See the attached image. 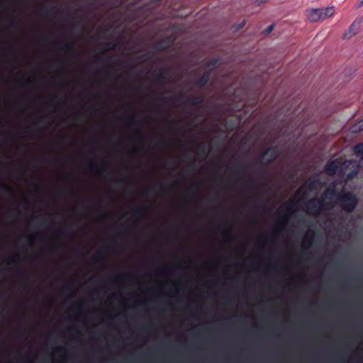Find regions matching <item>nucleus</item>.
<instances>
[{
  "instance_id": "nucleus-1",
  "label": "nucleus",
  "mask_w": 363,
  "mask_h": 363,
  "mask_svg": "<svg viewBox=\"0 0 363 363\" xmlns=\"http://www.w3.org/2000/svg\"><path fill=\"white\" fill-rule=\"evenodd\" d=\"M325 194L326 196H335L337 204L346 213L353 212L358 204L357 197L350 191L342 190L337 192L335 187L333 186L328 188Z\"/></svg>"
},
{
  "instance_id": "nucleus-2",
  "label": "nucleus",
  "mask_w": 363,
  "mask_h": 363,
  "mask_svg": "<svg viewBox=\"0 0 363 363\" xmlns=\"http://www.w3.org/2000/svg\"><path fill=\"white\" fill-rule=\"evenodd\" d=\"M280 155L279 147L277 145L270 146L262 154V157H259L255 165L257 167V173L263 172V164H269L273 162Z\"/></svg>"
},
{
  "instance_id": "nucleus-3",
  "label": "nucleus",
  "mask_w": 363,
  "mask_h": 363,
  "mask_svg": "<svg viewBox=\"0 0 363 363\" xmlns=\"http://www.w3.org/2000/svg\"><path fill=\"white\" fill-rule=\"evenodd\" d=\"M325 201L321 199H311L306 203L307 212L311 214L318 215L325 207Z\"/></svg>"
},
{
  "instance_id": "nucleus-4",
  "label": "nucleus",
  "mask_w": 363,
  "mask_h": 363,
  "mask_svg": "<svg viewBox=\"0 0 363 363\" xmlns=\"http://www.w3.org/2000/svg\"><path fill=\"white\" fill-rule=\"evenodd\" d=\"M169 75V69L167 67L162 68L160 70L158 73L155 75V82L158 84H164L167 80Z\"/></svg>"
},
{
  "instance_id": "nucleus-5",
  "label": "nucleus",
  "mask_w": 363,
  "mask_h": 363,
  "mask_svg": "<svg viewBox=\"0 0 363 363\" xmlns=\"http://www.w3.org/2000/svg\"><path fill=\"white\" fill-rule=\"evenodd\" d=\"M359 24L360 22H357V20H355L350 26L348 30L345 32L343 35L344 39H350L352 36L355 35L359 30Z\"/></svg>"
},
{
  "instance_id": "nucleus-6",
  "label": "nucleus",
  "mask_w": 363,
  "mask_h": 363,
  "mask_svg": "<svg viewBox=\"0 0 363 363\" xmlns=\"http://www.w3.org/2000/svg\"><path fill=\"white\" fill-rule=\"evenodd\" d=\"M339 164L340 162L337 160L330 162L325 167V172L330 176L335 174L339 167Z\"/></svg>"
},
{
  "instance_id": "nucleus-7",
  "label": "nucleus",
  "mask_w": 363,
  "mask_h": 363,
  "mask_svg": "<svg viewBox=\"0 0 363 363\" xmlns=\"http://www.w3.org/2000/svg\"><path fill=\"white\" fill-rule=\"evenodd\" d=\"M172 43V41L169 39V38H164L156 43L155 48L159 51H164L169 48Z\"/></svg>"
},
{
  "instance_id": "nucleus-8",
  "label": "nucleus",
  "mask_w": 363,
  "mask_h": 363,
  "mask_svg": "<svg viewBox=\"0 0 363 363\" xmlns=\"http://www.w3.org/2000/svg\"><path fill=\"white\" fill-rule=\"evenodd\" d=\"M210 80V72H205L195 82L194 86L203 88L204 87Z\"/></svg>"
},
{
  "instance_id": "nucleus-9",
  "label": "nucleus",
  "mask_w": 363,
  "mask_h": 363,
  "mask_svg": "<svg viewBox=\"0 0 363 363\" xmlns=\"http://www.w3.org/2000/svg\"><path fill=\"white\" fill-rule=\"evenodd\" d=\"M182 99V95L178 96H172L170 97H164L161 96L157 99V101L159 102L160 104H168L169 103H177L180 101Z\"/></svg>"
},
{
  "instance_id": "nucleus-10",
  "label": "nucleus",
  "mask_w": 363,
  "mask_h": 363,
  "mask_svg": "<svg viewBox=\"0 0 363 363\" xmlns=\"http://www.w3.org/2000/svg\"><path fill=\"white\" fill-rule=\"evenodd\" d=\"M308 18L311 21L316 22L323 19L322 11L320 9H313L309 11Z\"/></svg>"
},
{
  "instance_id": "nucleus-11",
  "label": "nucleus",
  "mask_w": 363,
  "mask_h": 363,
  "mask_svg": "<svg viewBox=\"0 0 363 363\" xmlns=\"http://www.w3.org/2000/svg\"><path fill=\"white\" fill-rule=\"evenodd\" d=\"M352 167L354 168L352 169L349 173L347 174L345 181L349 182L354 179L359 171L360 169V164H357L356 162H354V164L352 165Z\"/></svg>"
},
{
  "instance_id": "nucleus-12",
  "label": "nucleus",
  "mask_w": 363,
  "mask_h": 363,
  "mask_svg": "<svg viewBox=\"0 0 363 363\" xmlns=\"http://www.w3.org/2000/svg\"><path fill=\"white\" fill-rule=\"evenodd\" d=\"M203 97L201 95L188 99L185 103L191 106H200L203 103Z\"/></svg>"
},
{
  "instance_id": "nucleus-13",
  "label": "nucleus",
  "mask_w": 363,
  "mask_h": 363,
  "mask_svg": "<svg viewBox=\"0 0 363 363\" xmlns=\"http://www.w3.org/2000/svg\"><path fill=\"white\" fill-rule=\"evenodd\" d=\"M146 211V207L145 206H138L135 208L132 211V213L134 218H142Z\"/></svg>"
},
{
  "instance_id": "nucleus-14",
  "label": "nucleus",
  "mask_w": 363,
  "mask_h": 363,
  "mask_svg": "<svg viewBox=\"0 0 363 363\" xmlns=\"http://www.w3.org/2000/svg\"><path fill=\"white\" fill-rule=\"evenodd\" d=\"M322 11L323 19L331 17L335 13V9L333 6L327 7L325 9H320Z\"/></svg>"
},
{
  "instance_id": "nucleus-15",
  "label": "nucleus",
  "mask_w": 363,
  "mask_h": 363,
  "mask_svg": "<svg viewBox=\"0 0 363 363\" xmlns=\"http://www.w3.org/2000/svg\"><path fill=\"white\" fill-rule=\"evenodd\" d=\"M297 204L298 203L297 202H292V203H290L289 204H287L286 206V213L284 215V218L285 220H287L289 217V213L291 212H294L296 211L297 209Z\"/></svg>"
},
{
  "instance_id": "nucleus-16",
  "label": "nucleus",
  "mask_w": 363,
  "mask_h": 363,
  "mask_svg": "<svg viewBox=\"0 0 363 363\" xmlns=\"http://www.w3.org/2000/svg\"><path fill=\"white\" fill-rule=\"evenodd\" d=\"M58 47L65 51H72L74 50V43L72 42H64L57 44Z\"/></svg>"
},
{
  "instance_id": "nucleus-17",
  "label": "nucleus",
  "mask_w": 363,
  "mask_h": 363,
  "mask_svg": "<svg viewBox=\"0 0 363 363\" xmlns=\"http://www.w3.org/2000/svg\"><path fill=\"white\" fill-rule=\"evenodd\" d=\"M0 187H1V189L2 190L3 193H4L5 194L10 196H14V191H13V189L11 186H9V185L5 184L4 183H1Z\"/></svg>"
},
{
  "instance_id": "nucleus-18",
  "label": "nucleus",
  "mask_w": 363,
  "mask_h": 363,
  "mask_svg": "<svg viewBox=\"0 0 363 363\" xmlns=\"http://www.w3.org/2000/svg\"><path fill=\"white\" fill-rule=\"evenodd\" d=\"M353 152L356 157H363V143H360L356 145L353 148Z\"/></svg>"
},
{
  "instance_id": "nucleus-19",
  "label": "nucleus",
  "mask_w": 363,
  "mask_h": 363,
  "mask_svg": "<svg viewBox=\"0 0 363 363\" xmlns=\"http://www.w3.org/2000/svg\"><path fill=\"white\" fill-rule=\"evenodd\" d=\"M319 184H320V180L318 179H314L308 183V184H307L308 189L309 191H315L318 189Z\"/></svg>"
},
{
  "instance_id": "nucleus-20",
  "label": "nucleus",
  "mask_w": 363,
  "mask_h": 363,
  "mask_svg": "<svg viewBox=\"0 0 363 363\" xmlns=\"http://www.w3.org/2000/svg\"><path fill=\"white\" fill-rule=\"evenodd\" d=\"M105 167L106 164H103V167L101 169H98L95 164L91 163L89 165V168L91 171L95 172L97 174L100 176H103L104 173L105 172Z\"/></svg>"
},
{
  "instance_id": "nucleus-21",
  "label": "nucleus",
  "mask_w": 363,
  "mask_h": 363,
  "mask_svg": "<svg viewBox=\"0 0 363 363\" xmlns=\"http://www.w3.org/2000/svg\"><path fill=\"white\" fill-rule=\"evenodd\" d=\"M349 360L346 359V355L344 352H338L336 356L335 361L331 362L330 363H335V362H346Z\"/></svg>"
},
{
  "instance_id": "nucleus-22",
  "label": "nucleus",
  "mask_w": 363,
  "mask_h": 363,
  "mask_svg": "<svg viewBox=\"0 0 363 363\" xmlns=\"http://www.w3.org/2000/svg\"><path fill=\"white\" fill-rule=\"evenodd\" d=\"M352 132L353 133H359L363 130V121H361L358 123L354 125L352 128Z\"/></svg>"
},
{
  "instance_id": "nucleus-23",
  "label": "nucleus",
  "mask_w": 363,
  "mask_h": 363,
  "mask_svg": "<svg viewBox=\"0 0 363 363\" xmlns=\"http://www.w3.org/2000/svg\"><path fill=\"white\" fill-rule=\"evenodd\" d=\"M127 125L130 127H137L139 125V123L138 121H136L135 118L134 116H131L128 118L127 121Z\"/></svg>"
},
{
  "instance_id": "nucleus-24",
  "label": "nucleus",
  "mask_w": 363,
  "mask_h": 363,
  "mask_svg": "<svg viewBox=\"0 0 363 363\" xmlns=\"http://www.w3.org/2000/svg\"><path fill=\"white\" fill-rule=\"evenodd\" d=\"M106 63L108 65H121L123 61L121 60H113L112 57H108L106 60Z\"/></svg>"
},
{
  "instance_id": "nucleus-25",
  "label": "nucleus",
  "mask_w": 363,
  "mask_h": 363,
  "mask_svg": "<svg viewBox=\"0 0 363 363\" xmlns=\"http://www.w3.org/2000/svg\"><path fill=\"white\" fill-rule=\"evenodd\" d=\"M198 150L200 155L207 156L208 151L206 145L204 144L201 145L198 147Z\"/></svg>"
},
{
  "instance_id": "nucleus-26",
  "label": "nucleus",
  "mask_w": 363,
  "mask_h": 363,
  "mask_svg": "<svg viewBox=\"0 0 363 363\" xmlns=\"http://www.w3.org/2000/svg\"><path fill=\"white\" fill-rule=\"evenodd\" d=\"M6 263L7 264H18L19 263V257L13 256L9 258Z\"/></svg>"
},
{
  "instance_id": "nucleus-27",
  "label": "nucleus",
  "mask_w": 363,
  "mask_h": 363,
  "mask_svg": "<svg viewBox=\"0 0 363 363\" xmlns=\"http://www.w3.org/2000/svg\"><path fill=\"white\" fill-rule=\"evenodd\" d=\"M142 357L144 359V360L146 362H151L155 361V358H154V356L152 354H150V353L144 354H143Z\"/></svg>"
},
{
  "instance_id": "nucleus-28",
  "label": "nucleus",
  "mask_w": 363,
  "mask_h": 363,
  "mask_svg": "<svg viewBox=\"0 0 363 363\" xmlns=\"http://www.w3.org/2000/svg\"><path fill=\"white\" fill-rule=\"evenodd\" d=\"M167 145V143L166 141L164 140H160L155 145V147L157 149H162L164 147H165Z\"/></svg>"
},
{
  "instance_id": "nucleus-29",
  "label": "nucleus",
  "mask_w": 363,
  "mask_h": 363,
  "mask_svg": "<svg viewBox=\"0 0 363 363\" xmlns=\"http://www.w3.org/2000/svg\"><path fill=\"white\" fill-rule=\"evenodd\" d=\"M199 187V184H196L193 186H191L189 189H188V192L190 193L191 195H194L195 194V191L196 189H197Z\"/></svg>"
},
{
  "instance_id": "nucleus-30",
  "label": "nucleus",
  "mask_w": 363,
  "mask_h": 363,
  "mask_svg": "<svg viewBox=\"0 0 363 363\" xmlns=\"http://www.w3.org/2000/svg\"><path fill=\"white\" fill-rule=\"evenodd\" d=\"M217 63H218V60L213 58L207 62L206 66L207 67L216 66L217 65Z\"/></svg>"
},
{
  "instance_id": "nucleus-31",
  "label": "nucleus",
  "mask_w": 363,
  "mask_h": 363,
  "mask_svg": "<svg viewBox=\"0 0 363 363\" xmlns=\"http://www.w3.org/2000/svg\"><path fill=\"white\" fill-rule=\"evenodd\" d=\"M104 259H105V256H104V253H101V252L98 253L96 257L94 258L95 261L104 260Z\"/></svg>"
},
{
  "instance_id": "nucleus-32",
  "label": "nucleus",
  "mask_w": 363,
  "mask_h": 363,
  "mask_svg": "<svg viewBox=\"0 0 363 363\" xmlns=\"http://www.w3.org/2000/svg\"><path fill=\"white\" fill-rule=\"evenodd\" d=\"M351 164H353V162L352 161H347V162H345V163H343V164L342 166V171L346 170L349 167V165Z\"/></svg>"
},
{
  "instance_id": "nucleus-33",
  "label": "nucleus",
  "mask_w": 363,
  "mask_h": 363,
  "mask_svg": "<svg viewBox=\"0 0 363 363\" xmlns=\"http://www.w3.org/2000/svg\"><path fill=\"white\" fill-rule=\"evenodd\" d=\"M42 11H43L45 14L50 15L51 13V12L53 11V8L48 9V8L42 7Z\"/></svg>"
},
{
  "instance_id": "nucleus-34",
  "label": "nucleus",
  "mask_w": 363,
  "mask_h": 363,
  "mask_svg": "<svg viewBox=\"0 0 363 363\" xmlns=\"http://www.w3.org/2000/svg\"><path fill=\"white\" fill-rule=\"evenodd\" d=\"M283 228H284V225L282 224H279V225L274 230V233L279 234V233L281 232Z\"/></svg>"
},
{
  "instance_id": "nucleus-35",
  "label": "nucleus",
  "mask_w": 363,
  "mask_h": 363,
  "mask_svg": "<svg viewBox=\"0 0 363 363\" xmlns=\"http://www.w3.org/2000/svg\"><path fill=\"white\" fill-rule=\"evenodd\" d=\"M9 24L12 27H15L17 25V22L15 18H11L9 19Z\"/></svg>"
},
{
  "instance_id": "nucleus-36",
  "label": "nucleus",
  "mask_w": 363,
  "mask_h": 363,
  "mask_svg": "<svg viewBox=\"0 0 363 363\" xmlns=\"http://www.w3.org/2000/svg\"><path fill=\"white\" fill-rule=\"evenodd\" d=\"M274 28V25H271V26H268L267 28V29L265 30V33H270L273 30Z\"/></svg>"
},
{
  "instance_id": "nucleus-37",
  "label": "nucleus",
  "mask_w": 363,
  "mask_h": 363,
  "mask_svg": "<svg viewBox=\"0 0 363 363\" xmlns=\"http://www.w3.org/2000/svg\"><path fill=\"white\" fill-rule=\"evenodd\" d=\"M108 45L109 46L107 49L108 50H112L115 49V48H116V44H114L111 42L108 43Z\"/></svg>"
},
{
  "instance_id": "nucleus-38",
  "label": "nucleus",
  "mask_w": 363,
  "mask_h": 363,
  "mask_svg": "<svg viewBox=\"0 0 363 363\" xmlns=\"http://www.w3.org/2000/svg\"><path fill=\"white\" fill-rule=\"evenodd\" d=\"M30 84H31V81L29 79L27 78V79H23V86H28Z\"/></svg>"
},
{
  "instance_id": "nucleus-39",
  "label": "nucleus",
  "mask_w": 363,
  "mask_h": 363,
  "mask_svg": "<svg viewBox=\"0 0 363 363\" xmlns=\"http://www.w3.org/2000/svg\"><path fill=\"white\" fill-rule=\"evenodd\" d=\"M153 192H155V189L150 188L145 191V194L149 195V194H152Z\"/></svg>"
},
{
  "instance_id": "nucleus-40",
  "label": "nucleus",
  "mask_w": 363,
  "mask_h": 363,
  "mask_svg": "<svg viewBox=\"0 0 363 363\" xmlns=\"http://www.w3.org/2000/svg\"><path fill=\"white\" fill-rule=\"evenodd\" d=\"M311 239L305 238L303 240V244H307L308 246L311 245Z\"/></svg>"
},
{
  "instance_id": "nucleus-41",
  "label": "nucleus",
  "mask_w": 363,
  "mask_h": 363,
  "mask_svg": "<svg viewBox=\"0 0 363 363\" xmlns=\"http://www.w3.org/2000/svg\"><path fill=\"white\" fill-rule=\"evenodd\" d=\"M186 159L188 161H194V157L192 155H186Z\"/></svg>"
},
{
  "instance_id": "nucleus-42",
  "label": "nucleus",
  "mask_w": 363,
  "mask_h": 363,
  "mask_svg": "<svg viewBox=\"0 0 363 363\" xmlns=\"http://www.w3.org/2000/svg\"><path fill=\"white\" fill-rule=\"evenodd\" d=\"M110 216H111V214H110V213H104V214H103V216H102V217H103L104 218H109Z\"/></svg>"
},
{
  "instance_id": "nucleus-43",
  "label": "nucleus",
  "mask_w": 363,
  "mask_h": 363,
  "mask_svg": "<svg viewBox=\"0 0 363 363\" xmlns=\"http://www.w3.org/2000/svg\"><path fill=\"white\" fill-rule=\"evenodd\" d=\"M65 357H62L59 362H53V363H65Z\"/></svg>"
},
{
  "instance_id": "nucleus-44",
  "label": "nucleus",
  "mask_w": 363,
  "mask_h": 363,
  "mask_svg": "<svg viewBox=\"0 0 363 363\" xmlns=\"http://www.w3.org/2000/svg\"><path fill=\"white\" fill-rule=\"evenodd\" d=\"M239 167L245 169L247 167V165L241 164L239 165Z\"/></svg>"
},
{
  "instance_id": "nucleus-45",
  "label": "nucleus",
  "mask_w": 363,
  "mask_h": 363,
  "mask_svg": "<svg viewBox=\"0 0 363 363\" xmlns=\"http://www.w3.org/2000/svg\"><path fill=\"white\" fill-rule=\"evenodd\" d=\"M4 7H5V4L4 2L0 1V9L4 8Z\"/></svg>"
},
{
  "instance_id": "nucleus-46",
  "label": "nucleus",
  "mask_w": 363,
  "mask_h": 363,
  "mask_svg": "<svg viewBox=\"0 0 363 363\" xmlns=\"http://www.w3.org/2000/svg\"><path fill=\"white\" fill-rule=\"evenodd\" d=\"M72 284H68V285L66 286V289L69 290V289H72Z\"/></svg>"
},
{
  "instance_id": "nucleus-47",
  "label": "nucleus",
  "mask_w": 363,
  "mask_h": 363,
  "mask_svg": "<svg viewBox=\"0 0 363 363\" xmlns=\"http://www.w3.org/2000/svg\"><path fill=\"white\" fill-rule=\"evenodd\" d=\"M136 135L138 136V137H141L142 136L141 132L140 130L137 131Z\"/></svg>"
},
{
  "instance_id": "nucleus-48",
  "label": "nucleus",
  "mask_w": 363,
  "mask_h": 363,
  "mask_svg": "<svg viewBox=\"0 0 363 363\" xmlns=\"http://www.w3.org/2000/svg\"><path fill=\"white\" fill-rule=\"evenodd\" d=\"M245 21H243V22L240 25L239 28H242L243 26H245Z\"/></svg>"
},
{
  "instance_id": "nucleus-49",
  "label": "nucleus",
  "mask_w": 363,
  "mask_h": 363,
  "mask_svg": "<svg viewBox=\"0 0 363 363\" xmlns=\"http://www.w3.org/2000/svg\"><path fill=\"white\" fill-rule=\"evenodd\" d=\"M33 185L36 187V191H39L38 186L37 184H35V183H33Z\"/></svg>"
},
{
  "instance_id": "nucleus-50",
  "label": "nucleus",
  "mask_w": 363,
  "mask_h": 363,
  "mask_svg": "<svg viewBox=\"0 0 363 363\" xmlns=\"http://www.w3.org/2000/svg\"><path fill=\"white\" fill-rule=\"evenodd\" d=\"M28 243H29V245L32 244V238L31 237L28 238Z\"/></svg>"
},
{
  "instance_id": "nucleus-51",
  "label": "nucleus",
  "mask_w": 363,
  "mask_h": 363,
  "mask_svg": "<svg viewBox=\"0 0 363 363\" xmlns=\"http://www.w3.org/2000/svg\"><path fill=\"white\" fill-rule=\"evenodd\" d=\"M197 167H198V164H193V165H192V169H194L197 168Z\"/></svg>"
},
{
  "instance_id": "nucleus-52",
  "label": "nucleus",
  "mask_w": 363,
  "mask_h": 363,
  "mask_svg": "<svg viewBox=\"0 0 363 363\" xmlns=\"http://www.w3.org/2000/svg\"><path fill=\"white\" fill-rule=\"evenodd\" d=\"M225 233L227 235H230V230L229 229H227L225 232Z\"/></svg>"
},
{
  "instance_id": "nucleus-53",
  "label": "nucleus",
  "mask_w": 363,
  "mask_h": 363,
  "mask_svg": "<svg viewBox=\"0 0 363 363\" xmlns=\"http://www.w3.org/2000/svg\"><path fill=\"white\" fill-rule=\"evenodd\" d=\"M67 330H68L69 332H72V331H73V330H75L74 328H69L67 329Z\"/></svg>"
},
{
  "instance_id": "nucleus-54",
  "label": "nucleus",
  "mask_w": 363,
  "mask_h": 363,
  "mask_svg": "<svg viewBox=\"0 0 363 363\" xmlns=\"http://www.w3.org/2000/svg\"><path fill=\"white\" fill-rule=\"evenodd\" d=\"M47 223H48V220L45 219V220H43L42 221V223H42L43 225H45V224H46Z\"/></svg>"
},
{
  "instance_id": "nucleus-55",
  "label": "nucleus",
  "mask_w": 363,
  "mask_h": 363,
  "mask_svg": "<svg viewBox=\"0 0 363 363\" xmlns=\"http://www.w3.org/2000/svg\"><path fill=\"white\" fill-rule=\"evenodd\" d=\"M160 186H161V191H164V189L163 188V185L160 184Z\"/></svg>"
},
{
  "instance_id": "nucleus-56",
  "label": "nucleus",
  "mask_w": 363,
  "mask_h": 363,
  "mask_svg": "<svg viewBox=\"0 0 363 363\" xmlns=\"http://www.w3.org/2000/svg\"><path fill=\"white\" fill-rule=\"evenodd\" d=\"M122 182H123L122 180H120V181H116V182L117 184H121Z\"/></svg>"
},
{
  "instance_id": "nucleus-57",
  "label": "nucleus",
  "mask_w": 363,
  "mask_h": 363,
  "mask_svg": "<svg viewBox=\"0 0 363 363\" xmlns=\"http://www.w3.org/2000/svg\"><path fill=\"white\" fill-rule=\"evenodd\" d=\"M125 363H128V358H125Z\"/></svg>"
},
{
  "instance_id": "nucleus-58",
  "label": "nucleus",
  "mask_w": 363,
  "mask_h": 363,
  "mask_svg": "<svg viewBox=\"0 0 363 363\" xmlns=\"http://www.w3.org/2000/svg\"><path fill=\"white\" fill-rule=\"evenodd\" d=\"M303 254H306V251L304 250H303V252H302Z\"/></svg>"
},
{
  "instance_id": "nucleus-59",
  "label": "nucleus",
  "mask_w": 363,
  "mask_h": 363,
  "mask_svg": "<svg viewBox=\"0 0 363 363\" xmlns=\"http://www.w3.org/2000/svg\"><path fill=\"white\" fill-rule=\"evenodd\" d=\"M360 5H361V6H363V0H362V1H361V2H360Z\"/></svg>"
},
{
  "instance_id": "nucleus-60",
  "label": "nucleus",
  "mask_w": 363,
  "mask_h": 363,
  "mask_svg": "<svg viewBox=\"0 0 363 363\" xmlns=\"http://www.w3.org/2000/svg\"><path fill=\"white\" fill-rule=\"evenodd\" d=\"M355 280L359 281H360V279L359 278H356Z\"/></svg>"
},
{
  "instance_id": "nucleus-61",
  "label": "nucleus",
  "mask_w": 363,
  "mask_h": 363,
  "mask_svg": "<svg viewBox=\"0 0 363 363\" xmlns=\"http://www.w3.org/2000/svg\"><path fill=\"white\" fill-rule=\"evenodd\" d=\"M76 334H77V335H80L79 332H78V331L77 332Z\"/></svg>"
},
{
  "instance_id": "nucleus-62",
  "label": "nucleus",
  "mask_w": 363,
  "mask_h": 363,
  "mask_svg": "<svg viewBox=\"0 0 363 363\" xmlns=\"http://www.w3.org/2000/svg\"><path fill=\"white\" fill-rule=\"evenodd\" d=\"M30 363H33V362H30Z\"/></svg>"
}]
</instances>
